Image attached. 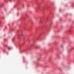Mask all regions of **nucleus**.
Returning <instances> with one entry per match:
<instances>
[{"mask_svg":"<svg viewBox=\"0 0 74 74\" xmlns=\"http://www.w3.org/2000/svg\"><path fill=\"white\" fill-rule=\"evenodd\" d=\"M8 49H9V50H10L11 49V47H8Z\"/></svg>","mask_w":74,"mask_h":74,"instance_id":"1","label":"nucleus"},{"mask_svg":"<svg viewBox=\"0 0 74 74\" xmlns=\"http://www.w3.org/2000/svg\"><path fill=\"white\" fill-rule=\"evenodd\" d=\"M21 36H23V34L22 33L21 35Z\"/></svg>","mask_w":74,"mask_h":74,"instance_id":"2","label":"nucleus"},{"mask_svg":"<svg viewBox=\"0 0 74 74\" xmlns=\"http://www.w3.org/2000/svg\"><path fill=\"white\" fill-rule=\"evenodd\" d=\"M11 0H10V1H11Z\"/></svg>","mask_w":74,"mask_h":74,"instance_id":"3","label":"nucleus"}]
</instances>
